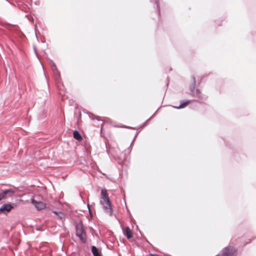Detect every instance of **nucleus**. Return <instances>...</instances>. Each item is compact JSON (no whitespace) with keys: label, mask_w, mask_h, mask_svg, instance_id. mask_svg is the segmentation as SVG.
Returning <instances> with one entry per match:
<instances>
[{"label":"nucleus","mask_w":256,"mask_h":256,"mask_svg":"<svg viewBox=\"0 0 256 256\" xmlns=\"http://www.w3.org/2000/svg\"><path fill=\"white\" fill-rule=\"evenodd\" d=\"M100 204L102 206L104 212L110 216H112L113 212L112 202L107 194L106 190L102 188L101 190Z\"/></svg>","instance_id":"1"},{"label":"nucleus","mask_w":256,"mask_h":256,"mask_svg":"<svg viewBox=\"0 0 256 256\" xmlns=\"http://www.w3.org/2000/svg\"><path fill=\"white\" fill-rule=\"evenodd\" d=\"M75 227L76 236L82 243L86 244L87 241L86 234L84 228L83 224H76Z\"/></svg>","instance_id":"2"},{"label":"nucleus","mask_w":256,"mask_h":256,"mask_svg":"<svg viewBox=\"0 0 256 256\" xmlns=\"http://www.w3.org/2000/svg\"><path fill=\"white\" fill-rule=\"evenodd\" d=\"M220 254L216 256H236L237 254L238 249L232 246H228L224 247L221 252Z\"/></svg>","instance_id":"3"},{"label":"nucleus","mask_w":256,"mask_h":256,"mask_svg":"<svg viewBox=\"0 0 256 256\" xmlns=\"http://www.w3.org/2000/svg\"><path fill=\"white\" fill-rule=\"evenodd\" d=\"M192 84L189 88V90L190 92V94L192 95L194 97L197 98L200 100L202 99V94H201L199 90L195 88L196 78L194 76H192Z\"/></svg>","instance_id":"4"},{"label":"nucleus","mask_w":256,"mask_h":256,"mask_svg":"<svg viewBox=\"0 0 256 256\" xmlns=\"http://www.w3.org/2000/svg\"><path fill=\"white\" fill-rule=\"evenodd\" d=\"M32 203L38 210L44 209L46 207L45 204L41 201H37L34 199H32Z\"/></svg>","instance_id":"5"},{"label":"nucleus","mask_w":256,"mask_h":256,"mask_svg":"<svg viewBox=\"0 0 256 256\" xmlns=\"http://www.w3.org/2000/svg\"><path fill=\"white\" fill-rule=\"evenodd\" d=\"M14 206L10 204H5L0 208V212L2 213H6L10 212Z\"/></svg>","instance_id":"6"},{"label":"nucleus","mask_w":256,"mask_h":256,"mask_svg":"<svg viewBox=\"0 0 256 256\" xmlns=\"http://www.w3.org/2000/svg\"><path fill=\"white\" fill-rule=\"evenodd\" d=\"M191 100H186L182 101L181 102L180 104L178 106H173V107L176 109L183 108L188 106Z\"/></svg>","instance_id":"7"},{"label":"nucleus","mask_w":256,"mask_h":256,"mask_svg":"<svg viewBox=\"0 0 256 256\" xmlns=\"http://www.w3.org/2000/svg\"><path fill=\"white\" fill-rule=\"evenodd\" d=\"M91 250L94 256H102L100 250L94 246H92Z\"/></svg>","instance_id":"8"},{"label":"nucleus","mask_w":256,"mask_h":256,"mask_svg":"<svg viewBox=\"0 0 256 256\" xmlns=\"http://www.w3.org/2000/svg\"><path fill=\"white\" fill-rule=\"evenodd\" d=\"M124 234L128 239H130L132 237V232L128 226L126 227L124 230Z\"/></svg>","instance_id":"9"},{"label":"nucleus","mask_w":256,"mask_h":256,"mask_svg":"<svg viewBox=\"0 0 256 256\" xmlns=\"http://www.w3.org/2000/svg\"><path fill=\"white\" fill-rule=\"evenodd\" d=\"M73 137L76 140L80 141L82 140V136L80 132L77 130H75L73 132Z\"/></svg>","instance_id":"10"},{"label":"nucleus","mask_w":256,"mask_h":256,"mask_svg":"<svg viewBox=\"0 0 256 256\" xmlns=\"http://www.w3.org/2000/svg\"><path fill=\"white\" fill-rule=\"evenodd\" d=\"M7 195L8 196V189L2 190H0V196L2 200L5 198Z\"/></svg>","instance_id":"11"},{"label":"nucleus","mask_w":256,"mask_h":256,"mask_svg":"<svg viewBox=\"0 0 256 256\" xmlns=\"http://www.w3.org/2000/svg\"><path fill=\"white\" fill-rule=\"evenodd\" d=\"M53 213L57 215L60 220H62L64 217V214L61 212L54 210L53 211Z\"/></svg>","instance_id":"12"},{"label":"nucleus","mask_w":256,"mask_h":256,"mask_svg":"<svg viewBox=\"0 0 256 256\" xmlns=\"http://www.w3.org/2000/svg\"><path fill=\"white\" fill-rule=\"evenodd\" d=\"M54 74L55 76V80H56V81L57 82H60V72L58 70V74L56 71H54Z\"/></svg>","instance_id":"13"},{"label":"nucleus","mask_w":256,"mask_h":256,"mask_svg":"<svg viewBox=\"0 0 256 256\" xmlns=\"http://www.w3.org/2000/svg\"><path fill=\"white\" fill-rule=\"evenodd\" d=\"M51 62H52V70H53V72H54V71H56L58 74V70L56 66V65L55 64V63L52 60H51Z\"/></svg>","instance_id":"14"},{"label":"nucleus","mask_w":256,"mask_h":256,"mask_svg":"<svg viewBox=\"0 0 256 256\" xmlns=\"http://www.w3.org/2000/svg\"><path fill=\"white\" fill-rule=\"evenodd\" d=\"M154 0V2L156 6L158 12L160 14V8L159 0Z\"/></svg>","instance_id":"15"},{"label":"nucleus","mask_w":256,"mask_h":256,"mask_svg":"<svg viewBox=\"0 0 256 256\" xmlns=\"http://www.w3.org/2000/svg\"><path fill=\"white\" fill-rule=\"evenodd\" d=\"M156 112L150 118H148V120H146L142 125V127H144V126H146L148 123V122L150 120L152 119L154 116V114H156Z\"/></svg>","instance_id":"16"},{"label":"nucleus","mask_w":256,"mask_h":256,"mask_svg":"<svg viewBox=\"0 0 256 256\" xmlns=\"http://www.w3.org/2000/svg\"><path fill=\"white\" fill-rule=\"evenodd\" d=\"M14 190L11 189H8V196L11 197L12 196V194H14Z\"/></svg>","instance_id":"17"},{"label":"nucleus","mask_w":256,"mask_h":256,"mask_svg":"<svg viewBox=\"0 0 256 256\" xmlns=\"http://www.w3.org/2000/svg\"><path fill=\"white\" fill-rule=\"evenodd\" d=\"M138 132H137L136 133V134L134 135V139H133V140H132V143H131L130 145H132V143L134 142V140H135L136 138V136H138Z\"/></svg>","instance_id":"18"},{"label":"nucleus","mask_w":256,"mask_h":256,"mask_svg":"<svg viewBox=\"0 0 256 256\" xmlns=\"http://www.w3.org/2000/svg\"><path fill=\"white\" fill-rule=\"evenodd\" d=\"M151 256H158V255L156 254H151Z\"/></svg>","instance_id":"19"},{"label":"nucleus","mask_w":256,"mask_h":256,"mask_svg":"<svg viewBox=\"0 0 256 256\" xmlns=\"http://www.w3.org/2000/svg\"><path fill=\"white\" fill-rule=\"evenodd\" d=\"M124 128H131V129H134V128H132V127H128V126H124Z\"/></svg>","instance_id":"20"},{"label":"nucleus","mask_w":256,"mask_h":256,"mask_svg":"<svg viewBox=\"0 0 256 256\" xmlns=\"http://www.w3.org/2000/svg\"><path fill=\"white\" fill-rule=\"evenodd\" d=\"M88 210H89L90 213V205L89 204H88Z\"/></svg>","instance_id":"21"},{"label":"nucleus","mask_w":256,"mask_h":256,"mask_svg":"<svg viewBox=\"0 0 256 256\" xmlns=\"http://www.w3.org/2000/svg\"><path fill=\"white\" fill-rule=\"evenodd\" d=\"M92 116H93L92 118V119H94L95 118L94 117H95L96 116H94V115H93Z\"/></svg>","instance_id":"22"},{"label":"nucleus","mask_w":256,"mask_h":256,"mask_svg":"<svg viewBox=\"0 0 256 256\" xmlns=\"http://www.w3.org/2000/svg\"><path fill=\"white\" fill-rule=\"evenodd\" d=\"M35 52L36 53V49L34 48Z\"/></svg>","instance_id":"23"},{"label":"nucleus","mask_w":256,"mask_h":256,"mask_svg":"<svg viewBox=\"0 0 256 256\" xmlns=\"http://www.w3.org/2000/svg\"><path fill=\"white\" fill-rule=\"evenodd\" d=\"M2 212H0V213Z\"/></svg>","instance_id":"24"}]
</instances>
